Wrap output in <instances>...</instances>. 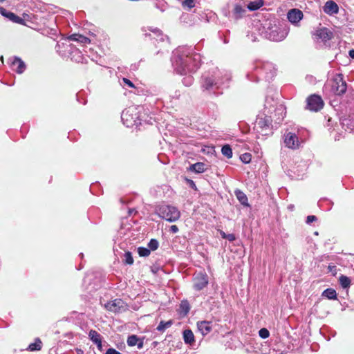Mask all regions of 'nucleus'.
Here are the masks:
<instances>
[{
	"label": "nucleus",
	"instance_id": "f257e3e1",
	"mask_svg": "<svg viewBox=\"0 0 354 354\" xmlns=\"http://www.w3.org/2000/svg\"><path fill=\"white\" fill-rule=\"evenodd\" d=\"M172 67L179 75H187L197 71L201 64V55L192 46H179L171 57Z\"/></svg>",
	"mask_w": 354,
	"mask_h": 354
},
{
	"label": "nucleus",
	"instance_id": "f03ea898",
	"mask_svg": "<svg viewBox=\"0 0 354 354\" xmlns=\"http://www.w3.org/2000/svg\"><path fill=\"white\" fill-rule=\"evenodd\" d=\"M231 75L228 71L212 68L203 73L200 80L201 88L209 95L218 96L224 88L229 87Z\"/></svg>",
	"mask_w": 354,
	"mask_h": 354
},
{
	"label": "nucleus",
	"instance_id": "7ed1b4c3",
	"mask_svg": "<svg viewBox=\"0 0 354 354\" xmlns=\"http://www.w3.org/2000/svg\"><path fill=\"white\" fill-rule=\"evenodd\" d=\"M276 75V69L272 63L269 62L256 61L246 75L248 80L258 82L264 80L270 82Z\"/></svg>",
	"mask_w": 354,
	"mask_h": 354
},
{
	"label": "nucleus",
	"instance_id": "20e7f679",
	"mask_svg": "<svg viewBox=\"0 0 354 354\" xmlns=\"http://www.w3.org/2000/svg\"><path fill=\"white\" fill-rule=\"evenodd\" d=\"M55 49L64 58H69L77 63H86V58L84 57L82 51L68 40L57 42Z\"/></svg>",
	"mask_w": 354,
	"mask_h": 354
},
{
	"label": "nucleus",
	"instance_id": "39448f33",
	"mask_svg": "<svg viewBox=\"0 0 354 354\" xmlns=\"http://www.w3.org/2000/svg\"><path fill=\"white\" fill-rule=\"evenodd\" d=\"M324 89V91L327 92L328 91L330 94L334 95L341 96L344 95L347 90V83L344 79L343 74H335L325 84Z\"/></svg>",
	"mask_w": 354,
	"mask_h": 354
},
{
	"label": "nucleus",
	"instance_id": "423d86ee",
	"mask_svg": "<svg viewBox=\"0 0 354 354\" xmlns=\"http://www.w3.org/2000/svg\"><path fill=\"white\" fill-rule=\"evenodd\" d=\"M272 118H270L268 113H263L259 115L256 119L254 129L262 136L272 134Z\"/></svg>",
	"mask_w": 354,
	"mask_h": 354
},
{
	"label": "nucleus",
	"instance_id": "0eeeda50",
	"mask_svg": "<svg viewBox=\"0 0 354 354\" xmlns=\"http://www.w3.org/2000/svg\"><path fill=\"white\" fill-rule=\"evenodd\" d=\"M156 212L161 218L171 223L176 222L180 216V212L176 207L166 204L158 206Z\"/></svg>",
	"mask_w": 354,
	"mask_h": 354
},
{
	"label": "nucleus",
	"instance_id": "6e6552de",
	"mask_svg": "<svg viewBox=\"0 0 354 354\" xmlns=\"http://www.w3.org/2000/svg\"><path fill=\"white\" fill-rule=\"evenodd\" d=\"M289 32V28L286 26L276 25L269 26L266 32V37L270 41H283Z\"/></svg>",
	"mask_w": 354,
	"mask_h": 354
},
{
	"label": "nucleus",
	"instance_id": "1a4fd4ad",
	"mask_svg": "<svg viewBox=\"0 0 354 354\" xmlns=\"http://www.w3.org/2000/svg\"><path fill=\"white\" fill-rule=\"evenodd\" d=\"M135 107L131 106L122 111L121 114V120L123 124L127 127H131L134 125H138L140 122H138V116Z\"/></svg>",
	"mask_w": 354,
	"mask_h": 354
},
{
	"label": "nucleus",
	"instance_id": "9d476101",
	"mask_svg": "<svg viewBox=\"0 0 354 354\" xmlns=\"http://www.w3.org/2000/svg\"><path fill=\"white\" fill-rule=\"evenodd\" d=\"M105 308L114 313H122L128 309L127 304L121 299H115L104 305Z\"/></svg>",
	"mask_w": 354,
	"mask_h": 354
},
{
	"label": "nucleus",
	"instance_id": "9b49d317",
	"mask_svg": "<svg viewBox=\"0 0 354 354\" xmlns=\"http://www.w3.org/2000/svg\"><path fill=\"white\" fill-rule=\"evenodd\" d=\"M193 289L196 291L203 290L209 283L208 276L205 272H198L193 277Z\"/></svg>",
	"mask_w": 354,
	"mask_h": 354
},
{
	"label": "nucleus",
	"instance_id": "f8f14e48",
	"mask_svg": "<svg viewBox=\"0 0 354 354\" xmlns=\"http://www.w3.org/2000/svg\"><path fill=\"white\" fill-rule=\"evenodd\" d=\"M324 105L321 96L313 94L306 99V109L314 112L320 111Z\"/></svg>",
	"mask_w": 354,
	"mask_h": 354
},
{
	"label": "nucleus",
	"instance_id": "ddd939ff",
	"mask_svg": "<svg viewBox=\"0 0 354 354\" xmlns=\"http://www.w3.org/2000/svg\"><path fill=\"white\" fill-rule=\"evenodd\" d=\"M276 106L272 110L273 113H269L268 116L272 118L276 124H280L286 115V107L282 104H276Z\"/></svg>",
	"mask_w": 354,
	"mask_h": 354
},
{
	"label": "nucleus",
	"instance_id": "4468645a",
	"mask_svg": "<svg viewBox=\"0 0 354 354\" xmlns=\"http://www.w3.org/2000/svg\"><path fill=\"white\" fill-rule=\"evenodd\" d=\"M283 139L286 147L292 149H296L299 148V141L295 133H286L284 134Z\"/></svg>",
	"mask_w": 354,
	"mask_h": 354
},
{
	"label": "nucleus",
	"instance_id": "2eb2a0df",
	"mask_svg": "<svg viewBox=\"0 0 354 354\" xmlns=\"http://www.w3.org/2000/svg\"><path fill=\"white\" fill-rule=\"evenodd\" d=\"M340 124L345 131H354V113L345 115L340 118Z\"/></svg>",
	"mask_w": 354,
	"mask_h": 354
},
{
	"label": "nucleus",
	"instance_id": "dca6fc26",
	"mask_svg": "<svg viewBox=\"0 0 354 354\" xmlns=\"http://www.w3.org/2000/svg\"><path fill=\"white\" fill-rule=\"evenodd\" d=\"M0 14L3 17L8 19L10 21H11L12 22H14L15 24H24V20L22 18L17 16L14 12L7 10L6 8H4L3 7H1V6H0Z\"/></svg>",
	"mask_w": 354,
	"mask_h": 354
},
{
	"label": "nucleus",
	"instance_id": "f3484780",
	"mask_svg": "<svg viewBox=\"0 0 354 354\" xmlns=\"http://www.w3.org/2000/svg\"><path fill=\"white\" fill-rule=\"evenodd\" d=\"M303 16V12L301 10L294 8L289 10L287 18L291 24H295L301 20Z\"/></svg>",
	"mask_w": 354,
	"mask_h": 354
},
{
	"label": "nucleus",
	"instance_id": "a211bd4d",
	"mask_svg": "<svg viewBox=\"0 0 354 354\" xmlns=\"http://www.w3.org/2000/svg\"><path fill=\"white\" fill-rule=\"evenodd\" d=\"M197 328L203 336L209 334L212 330V322L209 321H198Z\"/></svg>",
	"mask_w": 354,
	"mask_h": 354
},
{
	"label": "nucleus",
	"instance_id": "6ab92c4d",
	"mask_svg": "<svg viewBox=\"0 0 354 354\" xmlns=\"http://www.w3.org/2000/svg\"><path fill=\"white\" fill-rule=\"evenodd\" d=\"M149 30L153 33L154 37H152V35L151 33H145V37H149L151 39H155L157 41L162 42L165 41V39L169 40V37L167 35H165L162 32L157 28H149Z\"/></svg>",
	"mask_w": 354,
	"mask_h": 354
},
{
	"label": "nucleus",
	"instance_id": "aec40b11",
	"mask_svg": "<svg viewBox=\"0 0 354 354\" xmlns=\"http://www.w3.org/2000/svg\"><path fill=\"white\" fill-rule=\"evenodd\" d=\"M323 10L325 13L332 15L338 13L339 7L336 2L329 0L326 2Z\"/></svg>",
	"mask_w": 354,
	"mask_h": 354
},
{
	"label": "nucleus",
	"instance_id": "412c9836",
	"mask_svg": "<svg viewBox=\"0 0 354 354\" xmlns=\"http://www.w3.org/2000/svg\"><path fill=\"white\" fill-rule=\"evenodd\" d=\"M315 35L323 41H327L332 38V32L325 27L317 30Z\"/></svg>",
	"mask_w": 354,
	"mask_h": 354
},
{
	"label": "nucleus",
	"instance_id": "4be33fe9",
	"mask_svg": "<svg viewBox=\"0 0 354 354\" xmlns=\"http://www.w3.org/2000/svg\"><path fill=\"white\" fill-rule=\"evenodd\" d=\"M276 104H279L277 100H274L272 97L266 96L263 113H273L272 110L276 106Z\"/></svg>",
	"mask_w": 354,
	"mask_h": 354
},
{
	"label": "nucleus",
	"instance_id": "5701e85b",
	"mask_svg": "<svg viewBox=\"0 0 354 354\" xmlns=\"http://www.w3.org/2000/svg\"><path fill=\"white\" fill-rule=\"evenodd\" d=\"M245 12V8L239 3L232 5V19L238 20L243 17Z\"/></svg>",
	"mask_w": 354,
	"mask_h": 354
},
{
	"label": "nucleus",
	"instance_id": "b1692460",
	"mask_svg": "<svg viewBox=\"0 0 354 354\" xmlns=\"http://www.w3.org/2000/svg\"><path fill=\"white\" fill-rule=\"evenodd\" d=\"M11 64L12 67L17 66L14 70L19 74L24 73L26 69V64L24 62L18 57H14Z\"/></svg>",
	"mask_w": 354,
	"mask_h": 354
},
{
	"label": "nucleus",
	"instance_id": "393cba45",
	"mask_svg": "<svg viewBox=\"0 0 354 354\" xmlns=\"http://www.w3.org/2000/svg\"><path fill=\"white\" fill-rule=\"evenodd\" d=\"M207 169V165L204 162H198L189 166V170L196 174H201Z\"/></svg>",
	"mask_w": 354,
	"mask_h": 354
},
{
	"label": "nucleus",
	"instance_id": "a878e982",
	"mask_svg": "<svg viewBox=\"0 0 354 354\" xmlns=\"http://www.w3.org/2000/svg\"><path fill=\"white\" fill-rule=\"evenodd\" d=\"M64 40H68L69 42H71V41H75L80 44H87L91 41L88 37L80 34H72Z\"/></svg>",
	"mask_w": 354,
	"mask_h": 354
},
{
	"label": "nucleus",
	"instance_id": "bb28decb",
	"mask_svg": "<svg viewBox=\"0 0 354 354\" xmlns=\"http://www.w3.org/2000/svg\"><path fill=\"white\" fill-rule=\"evenodd\" d=\"M190 310V305L189 301L187 299H183L181 301L179 309L178 314L183 317L187 315Z\"/></svg>",
	"mask_w": 354,
	"mask_h": 354
},
{
	"label": "nucleus",
	"instance_id": "cd10ccee",
	"mask_svg": "<svg viewBox=\"0 0 354 354\" xmlns=\"http://www.w3.org/2000/svg\"><path fill=\"white\" fill-rule=\"evenodd\" d=\"M235 195L239 203L245 207H249L250 205L248 203V199L247 196L244 192H243L240 189H236L235 192Z\"/></svg>",
	"mask_w": 354,
	"mask_h": 354
},
{
	"label": "nucleus",
	"instance_id": "c85d7f7f",
	"mask_svg": "<svg viewBox=\"0 0 354 354\" xmlns=\"http://www.w3.org/2000/svg\"><path fill=\"white\" fill-rule=\"evenodd\" d=\"M318 206L325 211H330L333 205V202L328 198H321L318 203Z\"/></svg>",
	"mask_w": 354,
	"mask_h": 354
},
{
	"label": "nucleus",
	"instance_id": "c756f323",
	"mask_svg": "<svg viewBox=\"0 0 354 354\" xmlns=\"http://www.w3.org/2000/svg\"><path fill=\"white\" fill-rule=\"evenodd\" d=\"M183 340L187 344H192L194 342V335L190 329H186L183 333Z\"/></svg>",
	"mask_w": 354,
	"mask_h": 354
},
{
	"label": "nucleus",
	"instance_id": "7c9ffc66",
	"mask_svg": "<svg viewBox=\"0 0 354 354\" xmlns=\"http://www.w3.org/2000/svg\"><path fill=\"white\" fill-rule=\"evenodd\" d=\"M339 282L341 287L343 289L346 290V292H348V289L349 288L351 283V279L346 275L341 274L339 277Z\"/></svg>",
	"mask_w": 354,
	"mask_h": 354
},
{
	"label": "nucleus",
	"instance_id": "2f4dec72",
	"mask_svg": "<svg viewBox=\"0 0 354 354\" xmlns=\"http://www.w3.org/2000/svg\"><path fill=\"white\" fill-rule=\"evenodd\" d=\"M42 342L39 337L35 338V342L30 344L27 350L30 351H40Z\"/></svg>",
	"mask_w": 354,
	"mask_h": 354
},
{
	"label": "nucleus",
	"instance_id": "473e14b6",
	"mask_svg": "<svg viewBox=\"0 0 354 354\" xmlns=\"http://www.w3.org/2000/svg\"><path fill=\"white\" fill-rule=\"evenodd\" d=\"M322 296L328 299H337V292L333 288H326L322 292Z\"/></svg>",
	"mask_w": 354,
	"mask_h": 354
},
{
	"label": "nucleus",
	"instance_id": "72a5a7b5",
	"mask_svg": "<svg viewBox=\"0 0 354 354\" xmlns=\"http://www.w3.org/2000/svg\"><path fill=\"white\" fill-rule=\"evenodd\" d=\"M263 6V0H257L254 1H251L248 4V8L250 11H255L259 9L261 7Z\"/></svg>",
	"mask_w": 354,
	"mask_h": 354
},
{
	"label": "nucleus",
	"instance_id": "f704fd0d",
	"mask_svg": "<svg viewBox=\"0 0 354 354\" xmlns=\"http://www.w3.org/2000/svg\"><path fill=\"white\" fill-rule=\"evenodd\" d=\"M88 337L93 344L100 343V341L102 339L101 335L95 330H91L89 331Z\"/></svg>",
	"mask_w": 354,
	"mask_h": 354
},
{
	"label": "nucleus",
	"instance_id": "c9c22d12",
	"mask_svg": "<svg viewBox=\"0 0 354 354\" xmlns=\"http://www.w3.org/2000/svg\"><path fill=\"white\" fill-rule=\"evenodd\" d=\"M173 324V321L171 319L165 322L160 321L159 324L158 325L156 330L159 332H164L167 328H169Z\"/></svg>",
	"mask_w": 354,
	"mask_h": 354
},
{
	"label": "nucleus",
	"instance_id": "e433bc0d",
	"mask_svg": "<svg viewBox=\"0 0 354 354\" xmlns=\"http://www.w3.org/2000/svg\"><path fill=\"white\" fill-rule=\"evenodd\" d=\"M221 152L222 154L227 157V158H230L232 157V150L229 145H223L221 149Z\"/></svg>",
	"mask_w": 354,
	"mask_h": 354
},
{
	"label": "nucleus",
	"instance_id": "4c0bfd02",
	"mask_svg": "<svg viewBox=\"0 0 354 354\" xmlns=\"http://www.w3.org/2000/svg\"><path fill=\"white\" fill-rule=\"evenodd\" d=\"M139 337L136 335H131L128 337L127 338V344L129 346H134L136 345V344L139 342Z\"/></svg>",
	"mask_w": 354,
	"mask_h": 354
},
{
	"label": "nucleus",
	"instance_id": "58836bf2",
	"mask_svg": "<svg viewBox=\"0 0 354 354\" xmlns=\"http://www.w3.org/2000/svg\"><path fill=\"white\" fill-rule=\"evenodd\" d=\"M185 77H184L182 80V83L185 86H190L194 83V77L192 75H185Z\"/></svg>",
	"mask_w": 354,
	"mask_h": 354
},
{
	"label": "nucleus",
	"instance_id": "ea45409f",
	"mask_svg": "<svg viewBox=\"0 0 354 354\" xmlns=\"http://www.w3.org/2000/svg\"><path fill=\"white\" fill-rule=\"evenodd\" d=\"M138 253L140 257H147L149 256L151 250L149 249V248H147L145 247H138Z\"/></svg>",
	"mask_w": 354,
	"mask_h": 354
},
{
	"label": "nucleus",
	"instance_id": "a19ab883",
	"mask_svg": "<svg viewBox=\"0 0 354 354\" xmlns=\"http://www.w3.org/2000/svg\"><path fill=\"white\" fill-rule=\"evenodd\" d=\"M147 245L150 250L155 251L158 248L159 242L156 239H151Z\"/></svg>",
	"mask_w": 354,
	"mask_h": 354
},
{
	"label": "nucleus",
	"instance_id": "79ce46f5",
	"mask_svg": "<svg viewBox=\"0 0 354 354\" xmlns=\"http://www.w3.org/2000/svg\"><path fill=\"white\" fill-rule=\"evenodd\" d=\"M252 155L250 153H244L240 156V160L244 164H248L250 162Z\"/></svg>",
	"mask_w": 354,
	"mask_h": 354
},
{
	"label": "nucleus",
	"instance_id": "37998d69",
	"mask_svg": "<svg viewBox=\"0 0 354 354\" xmlns=\"http://www.w3.org/2000/svg\"><path fill=\"white\" fill-rule=\"evenodd\" d=\"M124 262L127 265H132L133 263V259L131 252H126L124 254Z\"/></svg>",
	"mask_w": 354,
	"mask_h": 354
},
{
	"label": "nucleus",
	"instance_id": "c03bdc74",
	"mask_svg": "<svg viewBox=\"0 0 354 354\" xmlns=\"http://www.w3.org/2000/svg\"><path fill=\"white\" fill-rule=\"evenodd\" d=\"M259 335L262 339H266L270 336V332L267 328H263L259 330Z\"/></svg>",
	"mask_w": 354,
	"mask_h": 354
},
{
	"label": "nucleus",
	"instance_id": "a18cd8bd",
	"mask_svg": "<svg viewBox=\"0 0 354 354\" xmlns=\"http://www.w3.org/2000/svg\"><path fill=\"white\" fill-rule=\"evenodd\" d=\"M230 5L227 4V7L224 8L223 9V13L225 17H226L227 18H232V10L230 11Z\"/></svg>",
	"mask_w": 354,
	"mask_h": 354
},
{
	"label": "nucleus",
	"instance_id": "49530a36",
	"mask_svg": "<svg viewBox=\"0 0 354 354\" xmlns=\"http://www.w3.org/2000/svg\"><path fill=\"white\" fill-rule=\"evenodd\" d=\"M183 7H187L189 9H191L195 6V2L194 0H185L183 2Z\"/></svg>",
	"mask_w": 354,
	"mask_h": 354
},
{
	"label": "nucleus",
	"instance_id": "de8ad7c7",
	"mask_svg": "<svg viewBox=\"0 0 354 354\" xmlns=\"http://www.w3.org/2000/svg\"><path fill=\"white\" fill-rule=\"evenodd\" d=\"M122 80L124 85H126L129 88H135L134 84L128 78L123 77Z\"/></svg>",
	"mask_w": 354,
	"mask_h": 354
},
{
	"label": "nucleus",
	"instance_id": "09e8293b",
	"mask_svg": "<svg viewBox=\"0 0 354 354\" xmlns=\"http://www.w3.org/2000/svg\"><path fill=\"white\" fill-rule=\"evenodd\" d=\"M317 220V217L315 215H309L306 217V223L308 225H310L312 223L316 221Z\"/></svg>",
	"mask_w": 354,
	"mask_h": 354
},
{
	"label": "nucleus",
	"instance_id": "8fccbe9b",
	"mask_svg": "<svg viewBox=\"0 0 354 354\" xmlns=\"http://www.w3.org/2000/svg\"><path fill=\"white\" fill-rule=\"evenodd\" d=\"M181 92L179 90H176L173 94L170 95L172 100H178L180 98Z\"/></svg>",
	"mask_w": 354,
	"mask_h": 354
},
{
	"label": "nucleus",
	"instance_id": "3c124183",
	"mask_svg": "<svg viewBox=\"0 0 354 354\" xmlns=\"http://www.w3.org/2000/svg\"><path fill=\"white\" fill-rule=\"evenodd\" d=\"M328 272H330L333 276L336 274L337 267L334 265H329L328 266Z\"/></svg>",
	"mask_w": 354,
	"mask_h": 354
},
{
	"label": "nucleus",
	"instance_id": "603ef678",
	"mask_svg": "<svg viewBox=\"0 0 354 354\" xmlns=\"http://www.w3.org/2000/svg\"><path fill=\"white\" fill-rule=\"evenodd\" d=\"M105 354H122V353L113 348H109V349H107Z\"/></svg>",
	"mask_w": 354,
	"mask_h": 354
},
{
	"label": "nucleus",
	"instance_id": "864d4df0",
	"mask_svg": "<svg viewBox=\"0 0 354 354\" xmlns=\"http://www.w3.org/2000/svg\"><path fill=\"white\" fill-rule=\"evenodd\" d=\"M225 239L228 240L230 242H232L236 239V236L234 234H227Z\"/></svg>",
	"mask_w": 354,
	"mask_h": 354
},
{
	"label": "nucleus",
	"instance_id": "5fc2aeb1",
	"mask_svg": "<svg viewBox=\"0 0 354 354\" xmlns=\"http://www.w3.org/2000/svg\"><path fill=\"white\" fill-rule=\"evenodd\" d=\"M187 181L191 188H192L194 190L197 189L196 185L192 180L187 179Z\"/></svg>",
	"mask_w": 354,
	"mask_h": 354
},
{
	"label": "nucleus",
	"instance_id": "6e6d98bb",
	"mask_svg": "<svg viewBox=\"0 0 354 354\" xmlns=\"http://www.w3.org/2000/svg\"><path fill=\"white\" fill-rule=\"evenodd\" d=\"M170 232L172 233H177L178 232V227L176 225H173L170 227Z\"/></svg>",
	"mask_w": 354,
	"mask_h": 354
},
{
	"label": "nucleus",
	"instance_id": "4d7b16f0",
	"mask_svg": "<svg viewBox=\"0 0 354 354\" xmlns=\"http://www.w3.org/2000/svg\"><path fill=\"white\" fill-rule=\"evenodd\" d=\"M143 345H144L143 339H140H140H139V342H138V344H136V346H137V347H138V349H141V348H142Z\"/></svg>",
	"mask_w": 354,
	"mask_h": 354
},
{
	"label": "nucleus",
	"instance_id": "13d9d810",
	"mask_svg": "<svg viewBox=\"0 0 354 354\" xmlns=\"http://www.w3.org/2000/svg\"><path fill=\"white\" fill-rule=\"evenodd\" d=\"M95 344H96L97 348L100 351H102V339L100 341V343H95Z\"/></svg>",
	"mask_w": 354,
	"mask_h": 354
},
{
	"label": "nucleus",
	"instance_id": "bf43d9fd",
	"mask_svg": "<svg viewBox=\"0 0 354 354\" xmlns=\"http://www.w3.org/2000/svg\"><path fill=\"white\" fill-rule=\"evenodd\" d=\"M348 55H349L350 57H351L352 59H354V49L350 50L348 52Z\"/></svg>",
	"mask_w": 354,
	"mask_h": 354
},
{
	"label": "nucleus",
	"instance_id": "052dcab7",
	"mask_svg": "<svg viewBox=\"0 0 354 354\" xmlns=\"http://www.w3.org/2000/svg\"><path fill=\"white\" fill-rule=\"evenodd\" d=\"M220 234H221V237H222L223 239H225L226 236H227V234H226V233H225V232H224L223 231H221V232H220Z\"/></svg>",
	"mask_w": 354,
	"mask_h": 354
},
{
	"label": "nucleus",
	"instance_id": "680f3d73",
	"mask_svg": "<svg viewBox=\"0 0 354 354\" xmlns=\"http://www.w3.org/2000/svg\"><path fill=\"white\" fill-rule=\"evenodd\" d=\"M76 352L77 354H84V351L80 348H76Z\"/></svg>",
	"mask_w": 354,
	"mask_h": 354
},
{
	"label": "nucleus",
	"instance_id": "e2e57ef3",
	"mask_svg": "<svg viewBox=\"0 0 354 354\" xmlns=\"http://www.w3.org/2000/svg\"><path fill=\"white\" fill-rule=\"evenodd\" d=\"M331 121H332L331 118H329V119L328 120V124H327V126H328V127H330V124H331Z\"/></svg>",
	"mask_w": 354,
	"mask_h": 354
},
{
	"label": "nucleus",
	"instance_id": "0e129e2a",
	"mask_svg": "<svg viewBox=\"0 0 354 354\" xmlns=\"http://www.w3.org/2000/svg\"><path fill=\"white\" fill-rule=\"evenodd\" d=\"M228 42H229V40H228L227 39L225 38V39H223V43H224V44H227Z\"/></svg>",
	"mask_w": 354,
	"mask_h": 354
},
{
	"label": "nucleus",
	"instance_id": "69168bd1",
	"mask_svg": "<svg viewBox=\"0 0 354 354\" xmlns=\"http://www.w3.org/2000/svg\"><path fill=\"white\" fill-rule=\"evenodd\" d=\"M79 256L82 259L84 257V254L81 252Z\"/></svg>",
	"mask_w": 354,
	"mask_h": 354
},
{
	"label": "nucleus",
	"instance_id": "338daca9",
	"mask_svg": "<svg viewBox=\"0 0 354 354\" xmlns=\"http://www.w3.org/2000/svg\"><path fill=\"white\" fill-rule=\"evenodd\" d=\"M82 268H83V266H82V265L80 264V267L77 268V270H81Z\"/></svg>",
	"mask_w": 354,
	"mask_h": 354
},
{
	"label": "nucleus",
	"instance_id": "774afa93",
	"mask_svg": "<svg viewBox=\"0 0 354 354\" xmlns=\"http://www.w3.org/2000/svg\"><path fill=\"white\" fill-rule=\"evenodd\" d=\"M6 0H0V3H3Z\"/></svg>",
	"mask_w": 354,
	"mask_h": 354
}]
</instances>
